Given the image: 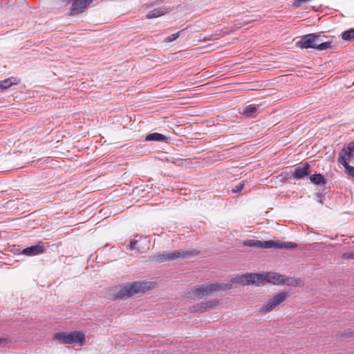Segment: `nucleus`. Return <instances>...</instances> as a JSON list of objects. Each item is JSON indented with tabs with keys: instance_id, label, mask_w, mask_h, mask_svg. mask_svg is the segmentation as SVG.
<instances>
[{
	"instance_id": "nucleus-1",
	"label": "nucleus",
	"mask_w": 354,
	"mask_h": 354,
	"mask_svg": "<svg viewBox=\"0 0 354 354\" xmlns=\"http://www.w3.org/2000/svg\"><path fill=\"white\" fill-rule=\"evenodd\" d=\"M232 288L231 283H215L195 286L189 292L188 297H193L203 299L206 297L214 295L215 292L225 291Z\"/></svg>"
},
{
	"instance_id": "nucleus-2",
	"label": "nucleus",
	"mask_w": 354,
	"mask_h": 354,
	"mask_svg": "<svg viewBox=\"0 0 354 354\" xmlns=\"http://www.w3.org/2000/svg\"><path fill=\"white\" fill-rule=\"evenodd\" d=\"M243 245L252 248H276L291 250L297 247L294 242H286L279 240L259 241L255 239H248L243 241Z\"/></svg>"
},
{
	"instance_id": "nucleus-3",
	"label": "nucleus",
	"mask_w": 354,
	"mask_h": 354,
	"mask_svg": "<svg viewBox=\"0 0 354 354\" xmlns=\"http://www.w3.org/2000/svg\"><path fill=\"white\" fill-rule=\"evenodd\" d=\"M153 287L151 282L136 281L131 283H126L120 286L115 297L120 299L128 298L136 293L145 292Z\"/></svg>"
},
{
	"instance_id": "nucleus-4",
	"label": "nucleus",
	"mask_w": 354,
	"mask_h": 354,
	"mask_svg": "<svg viewBox=\"0 0 354 354\" xmlns=\"http://www.w3.org/2000/svg\"><path fill=\"white\" fill-rule=\"evenodd\" d=\"M53 339L61 344H78L82 346L85 342V335L81 331L56 333Z\"/></svg>"
},
{
	"instance_id": "nucleus-5",
	"label": "nucleus",
	"mask_w": 354,
	"mask_h": 354,
	"mask_svg": "<svg viewBox=\"0 0 354 354\" xmlns=\"http://www.w3.org/2000/svg\"><path fill=\"white\" fill-rule=\"evenodd\" d=\"M199 251L196 250H176L171 252L162 254H157L153 257V261L162 263L165 261H171L176 259H185L193 256L198 255Z\"/></svg>"
},
{
	"instance_id": "nucleus-6",
	"label": "nucleus",
	"mask_w": 354,
	"mask_h": 354,
	"mask_svg": "<svg viewBox=\"0 0 354 354\" xmlns=\"http://www.w3.org/2000/svg\"><path fill=\"white\" fill-rule=\"evenodd\" d=\"M239 283L244 285H255L261 286L264 285L263 273H247L241 275H238L233 278L230 282Z\"/></svg>"
},
{
	"instance_id": "nucleus-7",
	"label": "nucleus",
	"mask_w": 354,
	"mask_h": 354,
	"mask_svg": "<svg viewBox=\"0 0 354 354\" xmlns=\"http://www.w3.org/2000/svg\"><path fill=\"white\" fill-rule=\"evenodd\" d=\"M264 284L266 283H271L274 285L287 284L288 286H297L298 282L297 280L286 277L283 274L277 272H268L263 273Z\"/></svg>"
},
{
	"instance_id": "nucleus-8",
	"label": "nucleus",
	"mask_w": 354,
	"mask_h": 354,
	"mask_svg": "<svg viewBox=\"0 0 354 354\" xmlns=\"http://www.w3.org/2000/svg\"><path fill=\"white\" fill-rule=\"evenodd\" d=\"M288 297L287 292H281L276 294L272 299L269 300L267 304L259 308V313H267L272 311L277 306L282 304Z\"/></svg>"
},
{
	"instance_id": "nucleus-9",
	"label": "nucleus",
	"mask_w": 354,
	"mask_h": 354,
	"mask_svg": "<svg viewBox=\"0 0 354 354\" xmlns=\"http://www.w3.org/2000/svg\"><path fill=\"white\" fill-rule=\"evenodd\" d=\"M316 49L322 51L330 49L335 43V36H326L320 33H315Z\"/></svg>"
},
{
	"instance_id": "nucleus-10",
	"label": "nucleus",
	"mask_w": 354,
	"mask_h": 354,
	"mask_svg": "<svg viewBox=\"0 0 354 354\" xmlns=\"http://www.w3.org/2000/svg\"><path fill=\"white\" fill-rule=\"evenodd\" d=\"M297 46L301 48H315V33L306 35L297 42Z\"/></svg>"
},
{
	"instance_id": "nucleus-11",
	"label": "nucleus",
	"mask_w": 354,
	"mask_h": 354,
	"mask_svg": "<svg viewBox=\"0 0 354 354\" xmlns=\"http://www.w3.org/2000/svg\"><path fill=\"white\" fill-rule=\"evenodd\" d=\"M45 251L46 247L44 246V243L39 242L37 245L24 248L22 250L21 254L26 256L32 257L43 254Z\"/></svg>"
},
{
	"instance_id": "nucleus-12",
	"label": "nucleus",
	"mask_w": 354,
	"mask_h": 354,
	"mask_svg": "<svg viewBox=\"0 0 354 354\" xmlns=\"http://www.w3.org/2000/svg\"><path fill=\"white\" fill-rule=\"evenodd\" d=\"M218 304L219 300L213 299L201 304H198L194 306L193 308L194 309V311L200 313H203L208 310L215 308Z\"/></svg>"
},
{
	"instance_id": "nucleus-13",
	"label": "nucleus",
	"mask_w": 354,
	"mask_h": 354,
	"mask_svg": "<svg viewBox=\"0 0 354 354\" xmlns=\"http://www.w3.org/2000/svg\"><path fill=\"white\" fill-rule=\"evenodd\" d=\"M352 158V151L347 147L343 148L339 153L338 162L344 167L348 165V162L351 160Z\"/></svg>"
},
{
	"instance_id": "nucleus-14",
	"label": "nucleus",
	"mask_w": 354,
	"mask_h": 354,
	"mask_svg": "<svg viewBox=\"0 0 354 354\" xmlns=\"http://www.w3.org/2000/svg\"><path fill=\"white\" fill-rule=\"evenodd\" d=\"M310 174V167L308 163L304 164L302 167H299L295 169L292 174V177L295 179H301Z\"/></svg>"
},
{
	"instance_id": "nucleus-15",
	"label": "nucleus",
	"mask_w": 354,
	"mask_h": 354,
	"mask_svg": "<svg viewBox=\"0 0 354 354\" xmlns=\"http://www.w3.org/2000/svg\"><path fill=\"white\" fill-rule=\"evenodd\" d=\"M240 113L246 118H254L257 115L258 109L256 106L250 104L243 107Z\"/></svg>"
},
{
	"instance_id": "nucleus-16",
	"label": "nucleus",
	"mask_w": 354,
	"mask_h": 354,
	"mask_svg": "<svg viewBox=\"0 0 354 354\" xmlns=\"http://www.w3.org/2000/svg\"><path fill=\"white\" fill-rule=\"evenodd\" d=\"M167 140H168V138L165 136H164L161 133H149L145 137V141H148V142L156 141V142H167Z\"/></svg>"
},
{
	"instance_id": "nucleus-17",
	"label": "nucleus",
	"mask_w": 354,
	"mask_h": 354,
	"mask_svg": "<svg viewBox=\"0 0 354 354\" xmlns=\"http://www.w3.org/2000/svg\"><path fill=\"white\" fill-rule=\"evenodd\" d=\"M169 11V9L166 8H158L153 9V10L149 11L147 14V19H153L156 17H158L160 16H162L166 13H167Z\"/></svg>"
},
{
	"instance_id": "nucleus-18",
	"label": "nucleus",
	"mask_w": 354,
	"mask_h": 354,
	"mask_svg": "<svg viewBox=\"0 0 354 354\" xmlns=\"http://www.w3.org/2000/svg\"><path fill=\"white\" fill-rule=\"evenodd\" d=\"M19 80L16 77H9L0 82V89L6 90L12 85H17Z\"/></svg>"
},
{
	"instance_id": "nucleus-19",
	"label": "nucleus",
	"mask_w": 354,
	"mask_h": 354,
	"mask_svg": "<svg viewBox=\"0 0 354 354\" xmlns=\"http://www.w3.org/2000/svg\"><path fill=\"white\" fill-rule=\"evenodd\" d=\"M310 181L315 185L325 184L326 180L320 174H316L310 177Z\"/></svg>"
},
{
	"instance_id": "nucleus-20",
	"label": "nucleus",
	"mask_w": 354,
	"mask_h": 354,
	"mask_svg": "<svg viewBox=\"0 0 354 354\" xmlns=\"http://www.w3.org/2000/svg\"><path fill=\"white\" fill-rule=\"evenodd\" d=\"M341 37L345 41H351L354 39V28H351L342 32Z\"/></svg>"
},
{
	"instance_id": "nucleus-21",
	"label": "nucleus",
	"mask_w": 354,
	"mask_h": 354,
	"mask_svg": "<svg viewBox=\"0 0 354 354\" xmlns=\"http://www.w3.org/2000/svg\"><path fill=\"white\" fill-rule=\"evenodd\" d=\"M183 30L181 31H179L178 32H176V33H174V34H171V35H169V37H167L165 41H167V42H170V41H173L174 40H176L178 37H179V35L180 33L182 32Z\"/></svg>"
},
{
	"instance_id": "nucleus-22",
	"label": "nucleus",
	"mask_w": 354,
	"mask_h": 354,
	"mask_svg": "<svg viewBox=\"0 0 354 354\" xmlns=\"http://www.w3.org/2000/svg\"><path fill=\"white\" fill-rule=\"evenodd\" d=\"M342 258L345 260L353 259L354 260V251L351 252H346L342 254Z\"/></svg>"
},
{
	"instance_id": "nucleus-23",
	"label": "nucleus",
	"mask_w": 354,
	"mask_h": 354,
	"mask_svg": "<svg viewBox=\"0 0 354 354\" xmlns=\"http://www.w3.org/2000/svg\"><path fill=\"white\" fill-rule=\"evenodd\" d=\"M244 185H244L243 183H239L234 188L232 189V192L233 193H238V192H241L243 189Z\"/></svg>"
},
{
	"instance_id": "nucleus-24",
	"label": "nucleus",
	"mask_w": 354,
	"mask_h": 354,
	"mask_svg": "<svg viewBox=\"0 0 354 354\" xmlns=\"http://www.w3.org/2000/svg\"><path fill=\"white\" fill-rule=\"evenodd\" d=\"M344 167L345 168L346 173L354 178V167L348 165Z\"/></svg>"
},
{
	"instance_id": "nucleus-25",
	"label": "nucleus",
	"mask_w": 354,
	"mask_h": 354,
	"mask_svg": "<svg viewBox=\"0 0 354 354\" xmlns=\"http://www.w3.org/2000/svg\"><path fill=\"white\" fill-rule=\"evenodd\" d=\"M210 36H211L212 40H214V39H218L222 37L223 36V34L222 31H220L219 32H216V33L210 35Z\"/></svg>"
},
{
	"instance_id": "nucleus-26",
	"label": "nucleus",
	"mask_w": 354,
	"mask_h": 354,
	"mask_svg": "<svg viewBox=\"0 0 354 354\" xmlns=\"http://www.w3.org/2000/svg\"><path fill=\"white\" fill-rule=\"evenodd\" d=\"M137 243V241H131L130 243L128 245L127 248H129V250H133L135 249Z\"/></svg>"
},
{
	"instance_id": "nucleus-27",
	"label": "nucleus",
	"mask_w": 354,
	"mask_h": 354,
	"mask_svg": "<svg viewBox=\"0 0 354 354\" xmlns=\"http://www.w3.org/2000/svg\"><path fill=\"white\" fill-rule=\"evenodd\" d=\"M347 148H348V150H351L352 152L354 151V142H350Z\"/></svg>"
},
{
	"instance_id": "nucleus-28",
	"label": "nucleus",
	"mask_w": 354,
	"mask_h": 354,
	"mask_svg": "<svg viewBox=\"0 0 354 354\" xmlns=\"http://www.w3.org/2000/svg\"><path fill=\"white\" fill-rule=\"evenodd\" d=\"M212 40L210 35L205 37L203 39L200 40V41H207Z\"/></svg>"
},
{
	"instance_id": "nucleus-29",
	"label": "nucleus",
	"mask_w": 354,
	"mask_h": 354,
	"mask_svg": "<svg viewBox=\"0 0 354 354\" xmlns=\"http://www.w3.org/2000/svg\"><path fill=\"white\" fill-rule=\"evenodd\" d=\"M344 335L345 336H347V335H352V333H344Z\"/></svg>"
},
{
	"instance_id": "nucleus-30",
	"label": "nucleus",
	"mask_w": 354,
	"mask_h": 354,
	"mask_svg": "<svg viewBox=\"0 0 354 354\" xmlns=\"http://www.w3.org/2000/svg\"><path fill=\"white\" fill-rule=\"evenodd\" d=\"M3 341H5L3 339L0 338V344H1V342H3Z\"/></svg>"
}]
</instances>
